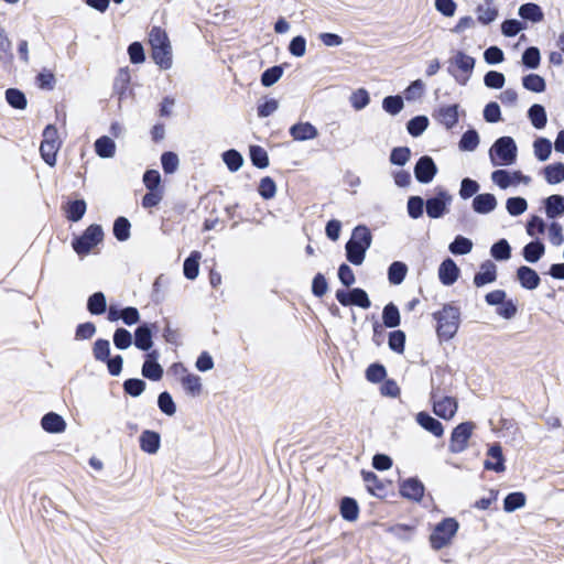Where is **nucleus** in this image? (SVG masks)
<instances>
[{
	"label": "nucleus",
	"mask_w": 564,
	"mask_h": 564,
	"mask_svg": "<svg viewBox=\"0 0 564 564\" xmlns=\"http://www.w3.org/2000/svg\"><path fill=\"white\" fill-rule=\"evenodd\" d=\"M107 307L106 296L101 292H96L89 296L87 302L88 311L94 315H100L105 313Z\"/></svg>",
	"instance_id": "c03bdc74"
},
{
	"label": "nucleus",
	"mask_w": 564,
	"mask_h": 564,
	"mask_svg": "<svg viewBox=\"0 0 564 564\" xmlns=\"http://www.w3.org/2000/svg\"><path fill=\"white\" fill-rule=\"evenodd\" d=\"M453 196L443 188L436 189V195L426 200V214L431 218H441L448 212Z\"/></svg>",
	"instance_id": "4468645a"
},
{
	"label": "nucleus",
	"mask_w": 564,
	"mask_h": 564,
	"mask_svg": "<svg viewBox=\"0 0 564 564\" xmlns=\"http://www.w3.org/2000/svg\"><path fill=\"white\" fill-rule=\"evenodd\" d=\"M437 167L430 156H422L415 164L414 175L420 183L427 184L436 175Z\"/></svg>",
	"instance_id": "f3484780"
},
{
	"label": "nucleus",
	"mask_w": 564,
	"mask_h": 564,
	"mask_svg": "<svg viewBox=\"0 0 564 564\" xmlns=\"http://www.w3.org/2000/svg\"><path fill=\"white\" fill-rule=\"evenodd\" d=\"M506 209L511 216H520L528 209V202L523 197H510L506 200Z\"/></svg>",
	"instance_id": "864d4df0"
},
{
	"label": "nucleus",
	"mask_w": 564,
	"mask_h": 564,
	"mask_svg": "<svg viewBox=\"0 0 564 564\" xmlns=\"http://www.w3.org/2000/svg\"><path fill=\"white\" fill-rule=\"evenodd\" d=\"M519 15L531 22H540L543 20V12L535 3H525L519 8Z\"/></svg>",
	"instance_id": "58836bf2"
},
{
	"label": "nucleus",
	"mask_w": 564,
	"mask_h": 564,
	"mask_svg": "<svg viewBox=\"0 0 564 564\" xmlns=\"http://www.w3.org/2000/svg\"><path fill=\"white\" fill-rule=\"evenodd\" d=\"M544 177L549 184H558L564 181V164L555 163L545 166Z\"/></svg>",
	"instance_id": "37998d69"
},
{
	"label": "nucleus",
	"mask_w": 564,
	"mask_h": 564,
	"mask_svg": "<svg viewBox=\"0 0 564 564\" xmlns=\"http://www.w3.org/2000/svg\"><path fill=\"white\" fill-rule=\"evenodd\" d=\"M382 321L384 326L393 328L400 325V313L393 303H389L383 307Z\"/></svg>",
	"instance_id": "a19ab883"
},
{
	"label": "nucleus",
	"mask_w": 564,
	"mask_h": 564,
	"mask_svg": "<svg viewBox=\"0 0 564 564\" xmlns=\"http://www.w3.org/2000/svg\"><path fill=\"white\" fill-rule=\"evenodd\" d=\"M479 141V134L477 131L468 130L462 135L458 147L462 151L471 152L477 149Z\"/></svg>",
	"instance_id": "8fccbe9b"
},
{
	"label": "nucleus",
	"mask_w": 564,
	"mask_h": 564,
	"mask_svg": "<svg viewBox=\"0 0 564 564\" xmlns=\"http://www.w3.org/2000/svg\"><path fill=\"white\" fill-rule=\"evenodd\" d=\"M533 152H534L535 158L539 161H541V162L546 161L552 153L551 141L546 138H538L533 142Z\"/></svg>",
	"instance_id": "ea45409f"
},
{
	"label": "nucleus",
	"mask_w": 564,
	"mask_h": 564,
	"mask_svg": "<svg viewBox=\"0 0 564 564\" xmlns=\"http://www.w3.org/2000/svg\"><path fill=\"white\" fill-rule=\"evenodd\" d=\"M425 91V84L422 79L412 82L404 90V97L408 101L420 99Z\"/></svg>",
	"instance_id": "6e6d98bb"
},
{
	"label": "nucleus",
	"mask_w": 564,
	"mask_h": 564,
	"mask_svg": "<svg viewBox=\"0 0 564 564\" xmlns=\"http://www.w3.org/2000/svg\"><path fill=\"white\" fill-rule=\"evenodd\" d=\"M490 254L498 261L508 260L511 257V248L506 239L494 243L490 248Z\"/></svg>",
	"instance_id": "603ef678"
},
{
	"label": "nucleus",
	"mask_w": 564,
	"mask_h": 564,
	"mask_svg": "<svg viewBox=\"0 0 564 564\" xmlns=\"http://www.w3.org/2000/svg\"><path fill=\"white\" fill-rule=\"evenodd\" d=\"M134 346L143 351H149L152 348V328L149 325H140L134 330Z\"/></svg>",
	"instance_id": "cd10ccee"
},
{
	"label": "nucleus",
	"mask_w": 564,
	"mask_h": 564,
	"mask_svg": "<svg viewBox=\"0 0 564 564\" xmlns=\"http://www.w3.org/2000/svg\"><path fill=\"white\" fill-rule=\"evenodd\" d=\"M459 530V522L454 517H445L433 525L429 543L433 551H440L453 543Z\"/></svg>",
	"instance_id": "7ed1b4c3"
},
{
	"label": "nucleus",
	"mask_w": 564,
	"mask_h": 564,
	"mask_svg": "<svg viewBox=\"0 0 564 564\" xmlns=\"http://www.w3.org/2000/svg\"><path fill=\"white\" fill-rule=\"evenodd\" d=\"M141 448L148 454H154L160 446V436L152 431H145L140 437Z\"/></svg>",
	"instance_id": "e433bc0d"
},
{
	"label": "nucleus",
	"mask_w": 564,
	"mask_h": 564,
	"mask_svg": "<svg viewBox=\"0 0 564 564\" xmlns=\"http://www.w3.org/2000/svg\"><path fill=\"white\" fill-rule=\"evenodd\" d=\"M151 57L161 69H170L173 65V48L165 30L153 26L148 36Z\"/></svg>",
	"instance_id": "f257e3e1"
},
{
	"label": "nucleus",
	"mask_w": 564,
	"mask_h": 564,
	"mask_svg": "<svg viewBox=\"0 0 564 564\" xmlns=\"http://www.w3.org/2000/svg\"><path fill=\"white\" fill-rule=\"evenodd\" d=\"M415 422L424 431L431 433L435 437H442L444 435L445 430L443 424L425 411H421L415 414Z\"/></svg>",
	"instance_id": "aec40b11"
},
{
	"label": "nucleus",
	"mask_w": 564,
	"mask_h": 564,
	"mask_svg": "<svg viewBox=\"0 0 564 564\" xmlns=\"http://www.w3.org/2000/svg\"><path fill=\"white\" fill-rule=\"evenodd\" d=\"M289 132L295 141L300 142L314 140L318 135L317 128L307 121H301L291 126Z\"/></svg>",
	"instance_id": "b1692460"
},
{
	"label": "nucleus",
	"mask_w": 564,
	"mask_h": 564,
	"mask_svg": "<svg viewBox=\"0 0 564 564\" xmlns=\"http://www.w3.org/2000/svg\"><path fill=\"white\" fill-rule=\"evenodd\" d=\"M159 352L156 350H152L147 354L145 361L142 366V376L153 380L158 381L163 376V368L158 362Z\"/></svg>",
	"instance_id": "4be33fe9"
},
{
	"label": "nucleus",
	"mask_w": 564,
	"mask_h": 564,
	"mask_svg": "<svg viewBox=\"0 0 564 564\" xmlns=\"http://www.w3.org/2000/svg\"><path fill=\"white\" fill-rule=\"evenodd\" d=\"M449 73L460 85H466L475 67L474 57L462 51L456 52L449 61Z\"/></svg>",
	"instance_id": "0eeeda50"
},
{
	"label": "nucleus",
	"mask_w": 564,
	"mask_h": 564,
	"mask_svg": "<svg viewBox=\"0 0 564 564\" xmlns=\"http://www.w3.org/2000/svg\"><path fill=\"white\" fill-rule=\"evenodd\" d=\"M275 193L276 185L274 181L269 176L263 177L259 184V194L261 195V197H263L264 199H271L275 196Z\"/></svg>",
	"instance_id": "774afa93"
},
{
	"label": "nucleus",
	"mask_w": 564,
	"mask_h": 564,
	"mask_svg": "<svg viewBox=\"0 0 564 564\" xmlns=\"http://www.w3.org/2000/svg\"><path fill=\"white\" fill-rule=\"evenodd\" d=\"M404 108V101L401 96H388L382 100V109L391 115L395 116L400 113Z\"/></svg>",
	"instance_id": "49530a36"
},
{
	"label": "nucleus",
	"mask_w": 564,
	"mask_h": 564,
	"mask_svg": "<svg viewBox=\"0 0 564 564\" xmlns=\"http://www.w3.org/2000/svg\"><path fill=\"white\" fill-rule=\"evenodd\" d=\"M283 75V69L280 66H273L264 70L261 76V84L264 87L273 86Z\"/></svg>",
	"instance_id": "0e129e2a"
},
{
	"label": "nucleus",
	"mask_w": 564,
	"mask_h": 564,
	"mask_svg": "<svg viewBox=\"0 0 564 564\" xmlns=\"http://www.w3.org/2000/svg\"><path fill=\"white\" fill-rule=\"evenodd\" d=\"M544 252H545L544 245L541 241L535 240V241H531L524 246V248L522 250V256L525 261H528L530 263H535L541 259V257L544 254Z\"/></svg>",
	"instance_id": "f704fd0d"
},
{
	"label": "nucleus",
	"mask_w": 564,
	"mask_h": 564,
	"mask_svg": "<svg viewBox=\"0 0 564 564\" xmlns=\"http://www.w3.org/2000/svg\"><path fill=\"white\" fill-rule=\"evenodd\" d=\"M371 234L366 226H357L351 238L346 243L347 259L355 265H360L366 256V251L371 246Z\"/></svg>",
	"instance_id": "20e7f679"
},
{
	"label": "nucleus",
	"mask_w": 564,
	"mask_h": 564,
	"mask_svg": "<svg viewBox=\"0 0 564 564\" xmlns=\"http://www.w3.org/2000/svg\"><path fill=\"white\" fill-rule=\"evenodd\" d=\"M158 405L160 410L169 416H173L176 413L175 402L169 392H162L159 395Z\"/></svg>",
	"instance_id": "bf43d9fd"
},
{
	"label": "nucleus",
	"mask_w": 564,
	"mask_h": 564,
	"mask_svg": "<svg viewBox=\"0 0 564 564\" xmlns=\"http://www.w3.org/2000/svg\"><path fill=\"white\" fill-rule=\"evenodd\" d=\"M497 205V198L490 193L479 194L473 199V209L477 214H489L496 209Z\"/></svg>",
	"instance_id": "bb28decb"
},
{
	"label": "nucleus",
	"mask_w": 564,
	"mask_h": 564,
	"mask_svg": "<svg viewBox=\"0 0 564 564\" xmlns=\"http://www.w3.org/2000/svg\"><path fill=\"white\" fill-rule=\"evenodd\" d=\"M490 180L500 189L517 187L520 184L528 185L531 182V177L519 170L509 171L503 169L495 170Z\"/></svg>",
	"instance_id": "1a4fd4ad"
},
{
	"label": "nucleus",
	"mask_w": 564,
	"mask_h": 564,
	"mask_svg": "<svg viewBox=\"0 0 564 564\" xmlns=\"http://www.w3.org/2000/svg\"><path fill=\"white\" fill-rule=\"evenodd\" d=\"M408 273V267L405 263L395 261L391 263L388 270V279L391 284L399 285L401 284L405 275Z\"/></svg>",
	"instance_id": "4c0bfd02"
},
{
	"label": "nucleus",
	"mask_w": 564,
	"mask_h": 564,
	"mask_svg": "<svg viewBox=\"0 0 564 564\" xmlns=\"http://www.w3.org/2000/svg\"><path fill=\"white\" fill-rule=\"evenodd\" d=\"M6 100L8 101V104L11 107H13L15 109L23 110L28 106L25 95L21 90L15 89V88L7 89Z\"/></svg>",
	"instance_id": "de8ad7c7"
},
{
	"label": "nucleus",
	"mask_w": 564,
	"mask_h": 564,
	"mask_svg": "<svg viewBox=\"0 0 564 564\" xmlns=\"http://www.w3.org/2000/svg\"><path fill=\"white\" fill-rule=\"evenodd\" d=\"M113 344L118 349H128L132 344V336L126 328H118L113 334Z\"/></svg>",
	"instance_id": "680f3d73"
},
{
	"label": "nucleus",
	"mask_w": 564,
	"mask_h": 564,
	"mask_svg": "<svg viewBox=\"0 0 564 564\" xmlns=\"http://www.w3.org/2000/svg\"><path fill=\"white\" fill-rule=\"evenodd\" d=\"M95 152L101 159H110L115 156L116 143L109 137H101L95 141Z\"/></svg>",
	"instance_id": "2f4dec72"
},
{
	"label": "nucleus",
	"mask_w": 564,
	"mask_h": 564,
	"mask_svg": "<svg viewBox=\"0 0 564 564\" xmlns=\"http://www.w3.org/2000/svg\"><path fill=\"white\" fill-rule=\"evenodd\" d=\"M61 145L62 141L59 139L57 129L54 126L48 124L43 131V140L40 145V153L44 162L50 166H55Z\"/></svg>",
	"instance_id": "423d86ee"
},
{
	"label": "nucleus",
	"mask_w": 564,
	"mask_h": 564,
	"mask_svg": "<svg viewBox=\"0 0 564 564\" xmlns=\"http://www.w3.org/2000/svg\"><path fill=\"white\" fill-rule=\"evenodd\" d=\"M223 160L226 163L227 167L231 172L238 171L243 163V159L239 152L236 150H228L223 154Z\"/></svg>",
	"instance_id": "052dcab7"
},
{
	"label": "nucleus",
	"mask_w": 564,
	"mask_h": 564,
	"mask_svg": "<svg viewBox=\"0 0 564 564\" xmlns=\"http://www.w3.org/2000/svg\"><path fill=\"white\" fill-rule=\"evenodd\" d=\"M429 118L426 116H416L412 118L408 124L406 130L412 137H420L429 127Z\"/></svg>",
	"instance_id": "a18cd8bd"
},
{
	"label": "nucleus",
	"mask_w": 564,
	"mask_h": 564,
	"mask_svg": "<svg viewBox=\"0 0 564 564\" xmlns=\"http://www.w3.org/2000/svg\"><path fill=\"white\" fill-rule=\"evenodd\" d=\"M41 427L50 434H62L67 429L64 417L55 412H48L41 419Z\"/></svg>",
	"instance_id": "5701e85b"
},
{
	"label": "nucleus",
	"mask_w": 564,
	"mask_h": 564,
	"mask_svg": "<svg viewBox=\"0 0 564 564\" xmlns=\"http://www.w3.org/2000/svg\"><path fill=\"white\" fill-rule=\"evenodd\" d=\"M527 496L522 491H512L507 494L503 498V511L507 513H512L525 506Z\"/></svg>",
	"instance_id": "c756f323"
},
{
	"label": "nucleus",
	"mask_w": 564,
	"mask_h": 564,
	"mask_svg": "<svg viewBox=\"0 0 564 564\" xmlns=\"http://www.w3.org/2000/svg\"><path fill=\"white\" fill-rule=\"evenodd\" d=\"M113 235L119 241H126L130 237V223L124 217H119L113 224Z\"/></svg>",
	"instance_id": "4d7b16f0"
},
{
	"label": "nucleus",
	"mask_w": 564,
	"mask_h": 564,
	"mask_svg": "<svg viewBox=\"0 0 564 564\" xmlns=\"http://www.w3.org/2000/svg\"><path fill=\"white\" fill-rule=\"evenodd\" d=\"M545 214L549 218H556L564 214V197L561 195H551L545 202Z\"/></svg>",
	"instance_id": "72a5a7b5"
},
{
	"label": "nucleus",
	"mask_w": 564,
	"mask_h": 564,
	"mask_svg": "<svg viewBox=\"0 0 564 564\" xmlns=\"http://www.w3.org/2000/svg\"><path fill=\"white\" fill-rule=\"evenodd\" d=\"M488 154L492 166H510L517 162L518 147L511 137H500L494 142Z\"/></svg>",
	"instance_id": "39448f33"
},
{
	"label": "nucleus",
	"mask_w": 564,
	"mask_h": 564,
	"mask_svg": "<svg viewBox=\"0 0 564 564\" xmlns=\"http://www.w3.org/2000/svg\"><path fill=\"white\" fill-rule=\"evenodd\" d=\"M161 175L156 170H148L143 175V184L148 191L163 189Z\"/></svg>",
	"instance_id": "338daca9"
},
{
	"label": "nucleus",
	"mask_w": 564,
	"mask_h": 564,
	"mask_svg": "<svg viewBox=\"0 0 564 564\" xmlns=\"http://www.w3.org/2000/svg\"><path fill=\"white\" fill-rule=\"evenodd\" d=\"M202 258L200 252L193 251L191 256L184 261V275L188 280H194L198 276L199 273V260Z\"/></svg>",
	"instance_id": "c9c22d12"
},
{
	"label": "nucleus",
	"mask_w": 564,
	"mask_h": 564,
	"mask_svg": "<svg viewBox=\"0 0 564 564\" xmlns=\"http://www.w3.org/2000/svg\"><path fill=\"white\" fill-rule=\"evenodd\" d=\"M528 118L531 124L538 130L543 129L547 122L546 111L544 107L539 104H534L529 108Z\"/></svg>",
	"instance_id": "473e14b6"
},
{
	"label": "nucleus",
	"mask_w": 564,
	"mask_h": 564,
	"mask_svg": "<svg viewBox=\"0 0 564 564\" xmlns=\"http://www.w3.org/2000/svg\"><path fill=\"white\" fill-rule=\"evenodd\" d=\"M459 276V269L452 259L444 260L438 268V278L444 285L454 284Z\"/></svg>",
	"instance_id": "a878e982"
},
{
	"label": "nucleus",
	"mask_w": 564,
	"mask_h": 564,
	"mask_svg": "<svg viewBox=\"0 0 564 564\" xmlns=\"http://www.w3.org/2000/svg\"><path fill=\"white\" fill-rule=\"evenodd\" d=\"M517 276L520 284L527 290H534L540 284V276L529 267H520L517 271Z\"/></svg>",
	"instance_id": "c85d7f7f"
},
{
	"label": "nucleus",
	"mask_w": 564,
	"mask_h": 564,
	"mask_svg": "<svg viewBox=\"0 0 564 564\" xmlns=\"http://www.w3.org/2000/svg\"><path fill=\"white\" fill-rule=\"evenodd\" d=\"M497 280V265L492 261H485L480 264L479 271L474 276V284L477 288L494 283Z\"/></svg>",
	"instance_id": "393cba45"
},
{
	"label": "nucleus",
	"mask_w": 564,
	"mask_h": 564,
	"mask_svg": "<svg viewBox=\"0 0 564 564\" xmlns=\"http://www.w3.org/2000/svg\"><path fill=\"white\" fill-rule=\"evenodd\" d=\"M522 86L533 93H543L546 88L545 80L538 74H529L522 78Z\"/></svg>",
	"instance_id": "79ce46f5"
},
{
	"label": "nucleus",
	"mask_w": 564,
	"mask_h": 564,
	"mask_svg": "<svg viewBox=\"0 0 564 564\" xmlns=\"http://www.w3.org/2000/svg\"><path fill=\"white\" fill-rule=\"evenodd\" d=\"M87 209L85 200L78 199L68 203L66 207V217L72 221H78L83 218Z\"/></svg>",
	"instance_id": "09e8293b"
},
{
	"label": "nucleus",
	"mask_w": 564,
	"mask_h": 564,
	"mask_svg": "<svg viewBox=\"0 0 564 564\" xmlns=\"http://www.w3.org/2000/svg\"><path fill=\"white\" fill-rule=\"evenodd\" d=\"M437 323L436 333L442 340H451L456 335L460 324V311L452 304H445L433 314Z\"/></svg>",
	"instance_id": "f03ea898"
},
{
	"label": "nucleus",
	"mask_w": 564,
	"mask_h": 564,
	"mask_svg": "<svg viewBox=\"0 0 564 564\" xmlns=\"http://www.w3.org/2000/svg\"><path fill=\"white\" fill-rule=\"evenodd\" d=\"M172 371L177 376L185 392L192 397H197L203 391L202 379L199 376L189 372L182 364H175Z\"/></svg>",
	"instance_id": "ddd939ff"
},
{
	"label": "nucleus",
	"mask_w": 564,
	"mask_h": 564,
	"mask_svg": "<svg viewBox=\"0 0 564 564\" xmlns=\"http://www.w3.org/2000/svg\"><path fill=\"white\" fill-rule=\"evenodd\" d=\"M475 429L476 424L470 421L459 423L455 426L451 434L449 451L453 454H459L465 451Z\"/></svg>",
	"instance_id": "f8f14e48"
},
{
	"label": "nucleus",
	"mask_w": 564,
	"mask_h": 564,
	"mask_svg": "<svg viewBox=\"0 0 564 564\" xmlns=\"http://www.w3.org/2000/svg\"><path fill=\"white\" fill-rule=\"evenodd\" d=\"M336 299L344 306L356 305L361 308H369L371 305L368 294L358 288L352 289L349 292L338 290L336 292Z\"/></svg>",
	"instance_id": "2eb2a0df"
},
{
	"label": "nucleus",
	"mask_w": 564,
	"mask_h": 564,
	"mask_svg": "<svg viewBox=\"0 0 564 564\" xmlns=\"http://www.w3.org/2000/svg\"><path fill=\"white\" fill-rule=\"evenodd\" d=\"M384 532L393 535L397 540L409 543L413 541L417 532V521L412 523L383 524Z\"/></svg>",
	"instance_id": "dca6fc26"
},
{
	"label": "nucleus",
	"mask_w": 564,
	"mask_h": 564,
	"mask_svg": "<svg viewBox=\"0 0 564 564\" xmlns=\"http://www.w3.org/2000/svg\"><path fill=\"white\" fill-rule=\"evenodd\" d=\"M497 17L498 10L490 3H486L477 8V19L482 24H489L494 22Z\"/></svg>",
	"instance_id": "5fc2aeb1"
},
{
	"label": "nucleus",
	"mask_w": 564,
	"mask_h": 564,
	"mask_svg": "<svg viewBox=\"0 0 564 564\" xmlns=\"http://www.w3.org/2000/svg\"><path fill=\"white\" fill-rule=\"evenodd\" d=\"M473 241L466 237L457 236L448 249L453 254H468L473 250Z\"/></svg>",
	"instance_id": "3c124183"
},
{
	"label": "nucleus",
	"mask_w": 564,
	"mask_h": 564,
	"mask_svg": "<svg viewBox=\"0 0 564 564\" xmlns=\"http://www.w3.org/2000/svg\"><path fill=\"white\" fill-rule=\"evenodd\" d=\"M360 476L366 484L367 492L377 498L386 497V485L372 470L361 469Z\"/></svg>",
	"instance_id": "6ab92c4d"
},
{
	"label": "nucleus",
	"mask_w": 564,
	"mask_h": 564,
	"mask_svg": "<svg viewBox=\"0 0 564 564\" xmlns=\"http://www.w3.org/2000/svg\"><path fill=\"white\" fill-rule=\"evenodd\" d=\"M399 495L409 501L420 503L425 495V485L417 476H410L408 478H399L398 480Z\"/></svg>",
	"instance_id": "9d476101"
},
{
	"label": "nucleus",
	"mask_w": 564,
	"mask_h": 564,
	"mask_svg": "<svg viewBox=\"0 0 564 564\" xmlns=\"http://www.w3.org/2000/svg\"><path fill=\"white\" fill-rule=\"evenodd\" d=\"M541 61L540 51L536 47H529L522 55V63L528 68L535 69L539 67Z\"/></svg>",
	"instance_id": "69168bd1"
},
{
	"label": "nucleus",
	"mask_w": 564,
	"mask_h": 564,
	"mask_svg": "<svg viewBox=\"0 0 564 564\" xmlns=\"http://www.w3.org/2000/svg\"><path fill=\"white\" fill-rule=\"evenodd\" d=\"M431 404L433 413L445 421H451L457 413L458 400L451 395H440L436 391L431 392Z\"/></svg>",
	"instance_id": "6e6552de"
},
{
	"label": "nucleus",
	"mask_w": 564,
	"mask_h": 564,
	"mask_svg": "<svg viewBox=\"0 0 564 564\" xmlns=\"http://www.w3.org/2000/svg\"><path fill=\"white\" fill-rule=\"evenodd\" d=\"M250 159L257 167L264 169L269 165V158L264 149L259 145L250 147Z\"/></svg>",
	"instance_id": "13d9d810"
},
{
	"label": "nucleus",
	"mask_w": 564,
	"mask_h": 564,
	"mask_svg": "<svg viewBox=\"0 0 564 564\" xmlns=\"http://www.w3.org/2000/svg\"><path fill=\"white\" fill-rule=\"evenodd\" d=\"M434 118L447 130L453 129L459 120V111L457 105L441 106L435 112Z\"/></svg>",
	"instance_id": "a211bd4d"
},
{
	"label": "nucleus",
	"mask_w": 564,
	"mask_h": 564,
	"mask_svg": "<svg viewBox=\"0 0 564 564\" xmlns=\"http://www.w3.org/2000/svg\"><path fill=\"white\" fill-rule=\"evenodd\" d=\"M349 104L355 111L367 108L371 101L370 94L366 88H357L349 95Z\"/></svg>",
	"instance_id": "7c9ffc66"
},
{
	"label": "nucleus",
	"mask_w": 564,
	"mask_h": 564,
	"mask_svg": "<svg viewBox=\"0 0 564 564\" xmlns=\"http://www.w3.org/2000/svg\"><path fill=\"white\" fill-rule=\"evenodd\" d=\"M102 239V228L99 225H90L84 234L73 242V248L79 256H85L100 243Z\"/></svg>",
	"instance_id": "9b49d317"
},
{
	"label": "nucleus",
	"mask_w": 564,
	"mask_h": 564,
	"mask_svg": "<svg viewBox=\"0 0 564 564\" xmlns=\"http://www.w3.org/2000/svg\"><path fill=\"white\" fill-rule=\"evenodd\" d=\"M340 517L347 522H356L359 518L360 507L354 497L344 496L338 501Z\"/></svg>",
	"instance_id": "412c9836"
},
{
	"label": "nucleus",
	"mask_w": 564,
	"mask_h": 564,
	"mask_svg": "<svg viewBox=\"0 0 564 564\" xmlns=\"http://www.w3.org/2000/svg\"><path fill=\"white\" fill-rule=\"evenodd\" d=\"M161 163L166 174H173L178 169L180 160L174 152H164L161 156Z\"/></svg>",
	"instance_id": "e2e57ef3"
}]
</instances>
